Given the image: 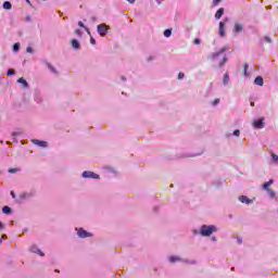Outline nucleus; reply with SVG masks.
Wrapping results in <instances>:
<instances>
[{"mask_svg":"<svg viewBox=\"0 0 278 278\" xmlns=\"http://www.w3.org/2000/svg\"><path fill=\"white\" fill-rule=\"evenodd\" d=\"M218 231V229L216 228V226L214 225H203L200 229V233L201 236H203L204 238H207L210 236H212L214 232Z\"/></svg>","mask_w":278,"mask_h":278,"instance_id":"1","label":"nucleus"},{"mask_svg":"<svg viewBox=\"0 0 278 278\" xmlns=\"http://www.w3.org/2000/svg\"><path fill=\"white\" fill-rule=\"evenodd\" d=\"M83 177L85 179H99V175L94 174V172H84Z\"/></svg>","mask_w":278,"mask_h":278,"instance_id":"2","label":"nucleus"},{"mask_svg":"<svg viewBox=\"0 0 278 278\" xmlns=\"http://www.w3.org/2000/svg\"><path fill=\"white\" fill-rule=\"evenodd\" d=\"M98 34L105 36V34H108V26L105 24L98 25Z\"/></svg>","mask_w":278,"mask_h":278,"instance_id":"3","label":"nucleus"},{"mask_svg":"<svg viewBox=\"0 0 278 278\" xmlns=\"http://www.w3.org/2000/svg\"><path fill=\"white\" fill-rule=\"evenodd\" d=\"M227 18L224 22H219V36L220 38H225V23H227Z\"/></svg>","mask_w":278,"mask_h":278,"instance_id":"4","label":"nucleus"},{"mask_svg":"<svg viewBox=\"0 0 278 278\" xmlns=\"http://www.w3.org/2000/svg\"><path fill=\"white\" fill-rule=\"evenodd\" d=\"M253 126L256 129H264V119L261 118V119L254 121Z\"/></svg>","mask_w":278,"mask_h":278,"instance_id":"5","label":"nucleus"},{"mask_svg":"<svg viewBox=\"0 0 278 278\" xmlns=\"http://www.w3.org/2000/svg\"><path fill=\"white\" fill-rule=\"evenodd\" d=\"M90 236H92L90 232L84 230V228H80L78 230V237L79 238H90Z\"/></svg>","mask_w":278,"mask_h":278,"instance_id":"6","label":"nucleus"},{"mask_svg":"<svg viewBox=\"0 0 278 278\" xmlns=\"http://www.w3.org/2000/svg\"><path fill=\"white\" fill-rule=\"evenodd\" d=\"M34 144H37V147H41L42 149H47L48 143L47 141H40L38 139H33Z\"/></svg>","mask_w":278,"mask_h":278,"instance_id":"7","label":"nucleus"},{"mask_svg":"<svg viewBox=\"0 0 278 278\" xmlns=\"http://www.w3.org/2000/svg\"><path fill=\"white\" fill-rule=\"evenodd\" d=\"M244 29V26L240 23H236L235 24V27H233V31L235 34H240V31H243Z\"/></svg>","mask_w":278,"mask_h":278,"instance_id":"8","label":"nucleus"},{"mask_svg":"<svg viewBox=\"0 0 278 278\" xmlns=\"http://www.w3.org/2000/svg\"><path fill=\"white\" fill-rule=\"evenodd\" d=\"M225 14V9L224 8H220L216 11L215 13V18L218 21L220 18H223V15Z\"/></svg>","mask_w":278,"mask_h":278,"instance_id":"9","label":"nucleus"},{"mask_svg":"<svg viewBox=\"0 0 278 278\" xmlns=\"http://www.w3.org/2000/svg\"><path fill=\"white\" fill-rule=\"evenodd\" d=\"M227 50H228L227 47H223L219 52L213 53L212 56H211V59H212V60H216V58H218V55H220V53H225V51H227Z\"/></svg>","mask_w":278,"mask_h":278,"instance_id":"10","label":"nucleus"},{"mask_svg":"<svg viewBox=\"0 0 278 278\" xmlns=\"http://www.w3.org/2000/svg\"><path fill=\"white\" fill-rule=\"evenodd\" d=\"M239 201H241V203H245L247 205H249L250 203H253V201L249 199L247 195H241L239 198Z\"/></svg>","mask_w":278,"mask_h":278,"instance_id":"11","label":"nucleus"},{"mask_svg":"<svg viewBox=\"0 0 278 278\" xmlns=\"http://www.w3.org/2000/svg\"><path fill=\"white\" fill-rule=\"evenodd\" d=\"M254 84L256 86H264V78L262 76H257L255 79H254Z\"/></svg>","mask_w":278,"mask_h":278,"instance_id":"12","label":"nucleus"},{"mask_svg":"<svg viewBox=\"0 0 278 278\" xmlns=\"http://www.w3.org/2000/svg\"><path fill=\"white\" fill-rule=\"evenodd\" d=\"M273 184H274V181H273V179H270L269 181H267L263 185V189L266 190V192H267L268 190H270L269 188H270V186H273Z\"/></svg>","mask_w":278,"mask_h":278,"instance_id":"13","label":"nucleus"},{"mask_svg":"<svg viewBox=\"0 0 278 278\" xmlns=\"http://www.w3.org/2000/svg\"><path fill=\"white\" fill-rule=\"evenodd\" d=\"M169 262L172 264H175V262H181V258L179 256H170Z\"/></svg>","mask_w":278,"mask_h":278,"instance_id":"14","label":"nucleus"},{"mask_svg":"<svg viewBox=\"0 0 278 278\" xmlns=\"http://www.w3.org/2000/svg\"><path fill=\"white\" fill-rule=\"evenodd\" d=\"M3 9L4 10H12V3L10 1H5L3 3Z\"/></svg>","mask_w":278,"mask_h":278,"instance_id":"15","label":"nucleus"},{"mask_svg":"<svg viewBox=\"0 0 278 278\" xmlns=\"http://www.w3.org/2000/svg\"><path fill=\"white\" fill-rule=\"evenodd\" d=\"M18 84H23L24 88H27V86H29V84H27V80H25V78L21 77L20 79H17Z\"/></svg>","mask_w":278,"mask_h":278,"instance_id":"16","label":"nucleus"},{"mask_svg":"<svg viewBox=\"0 0 278 278\" xmlns=\"http://www.w3.org/2000/svg\"><path fill=\"white\" fill-rule=\"evenodd\" d=\"M2 212L3 214H12V208L10 206H3Z\"/></svg>","mask_w":278,"mask_h":278,"instance_id":"17","label":"nucleus"},{"mask_svg":"<svg viewBox=\"0 0 278 278\" xmlns=\"http://www.w3.org/2000/svg\"><path fill=\"white\" fill-rule=\"evenodd\" d=\"M72 47H73V49H79V41H77V39H73Z\"/></svg>","mask_w":278,"mask_h":278,"instance_id":"18","label":"nucleus"},{"mask_svg":"<svg viewBox=\"0 0 278 278\" xmlns=\"http://www.w3.org/2000/svg\"><path fill=\"white\" fill-rule=\"evenodd\" d=\"M172 35H173V30L172 29H165L164 30L165 38H170Z\"/></svg>","mask_w":278,"mask_h":278,"instance_id":"19","label":"nucleus"},{"mask_svg":"<svg viewBox=\"0 0 278 278\" xmlns=\"http://www.w3.org/2000/svg\"><path fill=\"white\" fill-rule=\"evenodd\" d=\"M223 84H224L225 86H227V84H229V74H225V75H224Z\"/></svg>","mask_w":278,"mask_h":278,"instance_id":"20","label":"nucleus"},{"mask_svg":"<svg viewBox=\"0 0 278 278\" xmlns=\"http://www.w3.org/2000/svg\"><path fill=\"white\" fill-rule=\"evenodd\" d=\"M222 1H223V0H213V1H212V8L218 7Z\"/></svg>","mask_w":278,"mask_h":278,"instance_id":"21","label":"nucleus"},{"mask_svg":"<svg viewBox=\"0 0 278 278\" xmlns=\"http://www.w3.org/2000/svg\"><path fill=\"white\" fill-rule=\"evenodd\" d=\"M21 49V43H14L13 51H18Z\"/></svg>","mask_w":278,"mask_h":278,"instance_id":"22","label":"nucleus"},{"mask_svg":"<svg viewBox=\"0 0 278 278\" xmlns=\"http://www.w3.org/2000/svg\"><path fill=\"white\" fill-rule=\"evenodd\" d=\"M267 193L269 194V197H270L271 199H274V197H275V191H273V189H267Z\"/></svg>","mask_w":278,"mask_h":278,"instance_id":"23","label":"nucleus"},{"mask_svg":"<svg viewBox=\"0 0 278 278\" xmlns=\"http://www.w3.org/2000/svg\"><path fill=\"white\" fill-rule=\"evenodd\" d=\"M243 68H244V76L247 77V71H249V63H245L244 65H243Z\"/></svg>","mask_w":278,"mask_h":278,"instance_id":"24","label":"nucleus"},{"mask_svg":"<svg viewBox=\"0 0 278 278\" xmlns=\"http://www.w3.org/2000/svg\"><path fill=\"white\" fill-rule=\"evenodd\" d=\"M18 170H20L18 168H10L9 173L14 174V173H18Z\"/></svg>","mask_w":278,"mask_h":278,"instance_id":"25","label":"nucleus"},{"mask_svg":"<svg viewBox=\"0 0 278 278\" xmlns=\"http://www.w3.org/2000/svg\"><path fill=\"white\" fill-rule=\"evenodd\" d=\"M75 34H76L77 36H79V38H81V36H83V33H81L80 29H76V30H75Z\"/></svg>","mask_w":278,"mask_h":278,"instance_id":"26","label":"nucleus"},{"mask_svg":"<svg viewBox=\"0 0 278 278\" xmlns=\"http://www.w3.org/2000/svg\"><path fill=\"white\" fill-rule=\"evenodd\" d=\"M14 73H15V71H14V70H12V68H10V70L8 71V73H7V75H8V76H10V75H14Z\"/></svg>","mask_w":278,"mask_h":278,"instance_id":"27","label":"nucleus"},{"mask_svg":"<svg viewBox=\"0 0 278 278\" xmlns=\"http://www.w3.org/2000/svg\"><path fill=\"white\" fill-rule=\"evenodd\" d=\"M271 157H273L274 162H278V155L277 154L273 153Z\"/></svg>","mask_w":278,"mask_h":278,"instance_id":"28","label":"nucleus"},{"mask_svg":"<svg viewBox=\"0 0 278 278\" xmlns=\"http://www.w3.org/2000/svg\"><path fill=\"white\" fill-rule=\"evenodd\" d=\"M193 43H194V45H201V39L195 38V39L193 40Z\"/></svg>","mask_w":278,"mask_h":278,"instance_id":"29","label":"nucleus"},{"mask_svg":"<svg viewBox=\"0 0 278 278\" xmlns=\"http://www.w3.org/2000/svg\"><path fill=\"white\" fill-rule=\"evenodd\" d=\"M184 77H186V74H184V73L180 72V73L178 74V79H184Z\"/></svg>","mask_w":278,"mask_h":278,"instance_id":"30","label":"nucleus"},{"mask_svg":"<svg viewBox=\"0 0 278 278\" xmlns=\"http://www.w3.org/2000/svg\"><path fill=\"white\" fill-rule=\"evenodd\" d=\"M218 103H220V99H215V100L213 101V105H218Z\"/></svg>","mask_w":278,"mask_h":278,"instance_id":"31","label":"nucleus"},{"mask_svg":"<svg viewBox=\"0 0 278 278\" xmlns=\"http://www.w3.org/2000/svg\"><path fill=\"white\" fill-rule=\"evenodd\" d=\"M26 52H27V53H34V49H31V47H28V48L26 49Z\"/></svg>","mask_w":278,"mask_h":278,"instance_id":"32","label":"nucleus"},{"mask_svg":"<svg viewBox=\"0 0 278 278\" xmlns=\"http://www.w3.org/2000/svg\"><path fill=\"white\" fill-rule=\"evenodd\" d=\"M233 136H240V130L236 129L233 132H232Z\"/></svg>","mask_w":278,"mask_h":278,"instance_id":"33","label":"nucleus"},{"mask_svg":"<svg viewBox=\"0 0 278 278\" xmlns=\"http://www.w3.org/2000/svg\"><path fill=\"white\" fill-rule=\"evenodd\" d=\"M79 27H83V29H86V25H84V22H78Z\"/></svg>","mask_w":278,"mask_h":278,"instance_id":"34","label":"nucleus"},{"mask_svg":"<svg viewBox=\"0 0 278 278\" xmlns=\"http://www.w3.org/2000/svg\"><path fill=\"white\" fill-rule=\"evenodd\" d=\"M90 42H91L92 45H97V40H94V37H90Z\"/></svg>","mask_w":278,"mask_h":278,"instance_id":"35","label":"nucleus"},{"mask_svg":"<svg viewBox=\"0 0 278 278\" xmlns=\"http://www.w3.org/2000/svg\"><path fill=\"white\" fill-rule=\"evenodd\" d=\"M37 253H38V255H40L41 257H45V253H42V251L37 250Z\"/></svg>","mask_w":278,"mask_h":278,"instance_id":"36","label":"nucleus"},{"mask_svg":"<svg viewBox=\"0 0 278 278\" xmlns=\"http://www.w3.org/2000/svg\"><path fill=\"white\" fill-rule=\"evenodd\" d=\"M11 197L12 199H16V194L14 193V191H11Z\"/></svg>","mask_w":278,"mask_h":278,"instance_id":"37","label":"nucleus"},{"mask_svg":"<svg viewBox=\"0 0 278 278\" xmlns=\"http://www.w3.org/2000/svg\"><path fill=\"white\" fill-rule=\"evenodd\" d=\"M225 62H227V59H223V62L219 63V66H223V64H225Z\"/></svg>","mask_w":278,"mask_h":278,"instance_id":"38","label":"nucleus"},{"mask_svg":"<svg viewBox=\"0 0 278 278\" xmlns=\"http://www.w3.org/2000/svg\"><path fill=\"white\" fill-rule=\"evenodd\" d=\"M85 30L87 31L88 36H90V28L86 27Z\"/></svg>","mask_w":278,"mask_h":278,"instance_id":"39","label":"nucleus"},{"mask_svg":"<svg viewBox=\"0 0 278 278\" xmlns=\"http://www.w3.org/2000/svg\"><path fill=\"white\" fill-rule=\"evenodd\" d=\"M50 71H52V73H55V68H53V66L49 65Z\"/></svg>","mask_w":278,"mask_h":278,"instance_id":"40","label":"nucleus"},{"mask_svg":"<svg viewBox=\"0 0 278 278\" xmlns=\"http://www.w3.org/2000/svg\"><path fill=\"white\" fill-rule=\"evenodd\" d=\"M265 41L267 42H271L270 38L269 37H265Z\"/></svg>","mask_w":278,"mask_h":278,"instance_id":"41","label":"nucleus"},{"mask_svg":"<svg viewBox=\"0 0 278 278\" xmlns=\"http://www.w3.org/2000/svg\"><path fill=\"white\" fill-rule=\"evenodd\" d=\"M26 197H27V193H23V194L21 195L22 199H25Z\"/></svg>","mask_w":278,"mask_h":278,"instance_id":"42","label":"nucleus"},{"mask_svg":"<svg viewBox=\"0 0 278 278\" xmlns=\"http://www.w3.org/2000/svg\"><path fill=\"white\" fill-rule=\"evenodd\" d=\"M128 3H136V0H127Z\"/></svg>","mask_w":278,"mask_h":278,"instance_id":"43","label":"nucleus"},{"mask_svg":"<svg viewBox=\"0 0 278 278\" xmlns=\"http://www.w3.org/2000/svg\"><path fill=\"white\" fill-rule=\"evenodd\" d=\"M26 3H28V5H31V1L29 0H26Z\"/></svg>","mask_w":278,"mask_h":278,"instance_id":"44","label":"nucleus"},{"mask_svg":"<svg viewBox=\"0 0 278 278\" xmlns=\"http://www.w3.org/2000/svg\"><path fill=\"white\" fill-rule=\"evenodd\" d=\"M0 229H3V224H1V222H0Z\"/></svg>","mask_w":278,"mask_h":278,"instance_id":"45","label":"nucleus"},{"mask_svg":"<svg viewBox=\"0 0 278 278\" xmlns=\"http://www.w3.org/2000/svg\"><path fill=\"white\" fill-rule=\"evenodd\" d=\"M252 108L255 105V102H251Z\"/></svg>","mask_w":278,"mask_h":278,"instance_id":"46","label":"nucleus"},{"mask_svg":"<svg viewBox=\"0 0 278 278\" xmlns=\"http://www.w3.org/2000/svg\"><path fill=\"white\" fill-rule=\"evenodd\" d=\"M1 242H3V240L0 239V244H1Z\"/></svg>","mask_w":278,"mask_h":278,"instance_id":"47","label":"nucleus"}]
</instances>
